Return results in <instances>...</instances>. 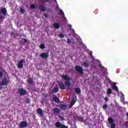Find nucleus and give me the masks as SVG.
<instances>
[{
    "mask_svg": "<svg viewBox=\"0 0 128 128\" xmlns=\"http://www.w3.org/2000/svg\"><path fill=\"white\" fill-rule=\"evenodd\" d=\"M101 68H102V70H104V66H102V67H100Z\"/></svg>",
    "mask_w": 128,
    "mask_h": 128,
    "instance_id": "nucleus-45",
    "label": "nucleus"
},
{
    "mask_svg": "<svg viewBox=\"0 0 128 128\" xmlns=\"http://www.w3.org/2000/svg\"><path fill=\"white\" fill-rule=\"evenodd\" d=\"M53 111L54 114H60V110L58 108H54Z\"/></svg>",
    "mask_w": 128,
    "mask_h": 128,
    "instance_id": "nucleus-16",
    "label": "nucleus"
},
{
    "mask_svg": "<svg viewBox=\"0 0 128 128\" xmlns=\"http://www.w3.org/2000/svg\"><path fill=\"white\" fill-rule=\"evenodd\" d=\"M59 14H61V16H64V13L62 10H60L59 12Z\"/></svg>",
    "mask_w": 128,
    "mask_h": 128,
    "instance_id": "nucleus-28",
    "label": "nucleus"
},
{
    "mask_svg": "<svg viewBox=\"0 0 128 128\" xmlns=\"http://www.w3.org/2000/svg\"><path fill=\"white\" fill-rule=\"evenodd\" d=\"M38 8L40 10V12H46V6H44L42 4L39 5L38 6Z\"/></svg>",
    "mask_w": 128,
    "mask_h": 128,
    "instance_id": "nucleus-12",
    "label": "nucleus"
},
{
    "mask_svg": "<svg viewBox=\"0 0 128 128\" xmlns=\"http://www.w3.org/2000/svg\"><path fill=\"white\" fill-rule=\"evenodd\" d=\"M104 100H106V102H108V97H105L104 98Z\"/></svg>",
    "mask_w": 128,
    "mask_h": 128,
    "instance_id": "nucleus-37",
    "label": "nucleus"
},
{
    "mask_svg": "<svg viewBox=\"0 0 128 128\" xmlns=\"http://www.w3.org/2000/svg\"><path fill=\"white\" fill-rule=\"evenodd\" d=\"M90 54L92 58V51L90 52Z\"/></svg>",
    "mask_w": 128,
    "mask_h": 128,
    "instance_id": "nucleus-41",
    "label": "nucleus"
},
{
    "mask_svg": "<svg viewBox=\"0 0 128 128\" xmlns=\"http://www.w3.org/2000/svg\"><path fill=\"white\" fill-rule=\"evenodd\" d=\"M18 92L21 96H24L25 94H26L28 92L26 90L20 88L18 89Z\"/></svg>",
    "mask_w": 128,
    "mask_h": 128,
    "instance_id": "nucleus-8",
    "label": "nucleus"
},
{
    "mask_svg": "<svg viewBox=\"0 0 128 128\" xmlns=\"http://www.w3.org/2000/svg\"><path fill=\"white\" fill-rule=\"evenodd\" d=\"M67 42L68 44H70L71 42H70V40L69 38L67 39Z\"/></svg>",
    "mask_w": 128,
    "mask_h": 128,
    "instance_id": "nucleus-38",
    "label": "nucleus"
},
{
    "mask_svg": "<svg viewBox=\"0 0 128 128\" xmlns=\"http://www.w3.org/2000/svg\"><path fill=\"white\" fill-rule=\"evenodd\" d=\"M126 116H127L128 118V112L126 114Z\"/></svg>",
    "mask_w": 128,
    "mask_h": 128,
    "instance_id": "nucleus-49",
    "label": "nucleus"
},
{
    "mask_svg": "<svg viewBox=\"0 0 128 128\" xmlns=\"http://www.w3.org/2000/svg\"><path fill=\"white\" fill-rule=\"evenodd\" d=\"M98 66L99 68H102V64H99Z\"/></svg>",
    "mask_w": 128,
    "mask_h": 128,
    "instance_id": "nucleus-42",
    "label": "nucleus"
},
{
    "mask_svg": "<svg viewBox=\"0 0 128 128\" xmlns=\"http://www.w3.org/2000/svg\"><path fill=\"white\" fill-rule=\"evenodd\" d=\"M44 2H48V0H43Z\"/></svg>",
    "mask_w": 128,
    "mask_h": 128,
    "instance_id": "nucleus-40",
    "label": "nucleus"
},
{
    "mask_svg": "<svg viewBox=\"0 0 128 128\" xmlns=\"http://www.w3.org/2000/svg\"><path fill=\"white\" fill-rule=\"evenodd\" d=\"M59 86L60 90H66V85L62 82L59 83Z\"/></svg>",
    "mask_w": 128,
    "mask_h": 128,
    "instance_id": "nucleus-14",
    "label": "nucleus"
},
{
    "mask_svg": "<svg viewBox=\"0 0 128 128\" xmlns=\"http://www.w3.org/2000/svg\"><path fill=\"white\" fill-rule=\"evenodd\" d=\"M83 66H84V68H88V66H90V63L88 62H84Z\"/></svg>",
    "mask_w": 128,
    "mask_h": 128,
    "instance_id": "nucleus-22",
    "label": "nucleus"
},
{
    "mask_svg": "<svg viewBox=\"0 0 128 128\" xmlns=\"http://www.w3.org/2000/svg\"><path fill=\"white\" fill-rule=\"evenodd\" d=\"M108 104H104L103 105L102 108H104V110H106V108H108Z\"/></svg>",
    "mask_w": 128,
    "mask_h": 128,
    "instance_id": "nucleus-26",
    "label": "nucleus"
},
{
    "mask_svg": "<svg viewBox=\"0 0 128 128\" xmlns=\"http://www.w3.org/2000/svg\"><path fill=\"white\" fill-rule=\"evenodd\" d=\"M22 40H24V44H30V42L28 41V40L25 38H22Z\"/></svg>",
    "mask_w": 128,
    "mask_h": 128,
    "instance_id": "nucleus-23",
    "label": "nucleus"
},
{
    "mask_svg": "<svg viewBox=\"0 0 128 128\" xmlns=\"http://www.w3.org/2000/svg\"><path fill=\"white\" fill-rule=\"evenodd\" d=\"M2 76V72H0V76Z\"/></svg>",
    "mask_w": 128,
    "mask_h": 128,
    "instance_id": "nucleus-47",
    "label": "nucleus"
},
{
    "mask_svg": "<svg viewBox=\"0 0 128 128\" xmlns=\"http://www.w3.org/2000/svg\"><path fill=\"white\" fill-rule=\"evenodd\" d=\"M55 126L57 128H68V126H66L60 122H57L55 124Z\"/></svg>",
    "mask_w": 128,
    "mask_h": 128,
    "instance_id": "nucleus-3",
    "label": "nucleus"
},
{
    "mask_svg": "<svg viewBox=\"0 0 128 128\" xmlns=\"http://www.w3.org/2000/svg\"><path fill=\"white\" fill-rule=\"evenodd\" d=\"M58 38H64V34H60L58 35Z\"/></svg>",
    "mask_w": 128,
    "mask_h": 128,
    "instance_id": "nucleus-27",
    "label": "nucleus"
},
{
    "mask_svg": "<svg viewBox=\"0 0 128 128\" xmlns=\"http://www.w3.org/2000/svg\"><path fill=\"white\" fill-rule=\"evenodd\" d=\"M66 104H61L60 106V108H62V110H66Z\"/></svg>",
    "mask_w": 128,
    "mask_h": 128,
    "instance_id": "nucleus-24",
    "label": "nucleus"
},
{
    "mask_svg": "<svg viewBox=\"0 0 128 128\" xmlns=\"http://www.w3.org/2000/svg\"><path fill=\"white\" fill-rule=\"evenodd\" d=\"M20 12L22 14H24V8H20Z\"/></svg>",
    "mask_w": 128,
    "mask_h": 128,
    "instance_id": "nucleus-31",
    "label": "nucleus"
},
{
    "mask_svg": "<svg viewBox=\"0 0 128 128\" xmlns=\"http://www.w3.org/2000/svg\"><path fill=\"white\" fill-rule=\"evenodd\" d=\"M112 88L114 90H118V88L116 86H114V87Z\"/></svg>",
    "mask_w": 128,
    "mask_h": 128,
    "instance_id": "nucleus-33",
    "label": "nucleus"
},
{
    "mask_svg": "<svg viewBox=\"0 0 128 128\" xmlns=\"http://www.w3.org/2000/svg\"><path fill=\"white\" fill-rule=\"evenodd\" d=\"M108 122L110 124L111 128H116V124L114 123V119L112 117H110L108 118Z\"/></svg>",
    "mask_w": 128,
    "mask_h": 128,
    "instance_id": "nucleus-6",
    "label": "nucleus"
},
{
    "mask_svg": "<svg viewBox=\"0 0 128 128\" xmlns=\"http://www.w3.org/2000/svg\"><path fill=\"white\" fill-rule=\"evenodd\" d=\"M61 120H64V118L63 117H61Z\"/></svg>",
    "mask_w": 128,
    "mask_h": 128,
    "instance_id": "nucleus-46",
    "label": "nucleus"
},
{
    "mask_svg": "<svg viewBox=\"0 0 128 128\" xmlns=\"http://www.w3.org/2000/svg\"><path fill=\"white\" fill-rule=\"evenodd\" d=\"M112 94V90L110 88H108L106 92V94Z\"/></svg>",
    "mask_w": 128,
    "mask_h": 128,
    "instance_id": "nucleus-19",
    "label": "nucleus"
},
{
    "mask_svg": "<svg viewBox=\"0 0 128 128\" xmlns=\"http://www.w3.org/2000/svg\"><path fill=\"white\" fill-rule=\"evenodd\" d=\"M54 2H55V4H58V1H56V0H54Z\"/></svg>",
    "mask_w": 128,
    "mask_h": 128,
    "instance_id": "nucleus-44",
    "label": "nucleus"
},
{
    "mask_svg": "<svg viewBox=\"0 0 128 128\" xmlns=\"http://www.w3.org/2000/svg\"><path fill=\"white\" fill-rule=\"evenodd\" d=\"M62 78H63V80H67L65 82V86H68V88H70V83L68 82L70 80V78L69 76H68V75H62Z\"/></svg>",
    "mask_w": 128,
    "mask_h": 128,
    "instance_id": "nucleus-1",
    "label": "nucleus"
},
{
    "mask_svg": "<svg viewBox=\"0 0 128 128\" xmlns=\"http://www.w3.org/2000/svg\"><path fill=\"white\" fill-rule=\"evenodd\" d=\"M70 28H72V25L70 24H69Z\"/></svg>",
    "mask_w": 128,
    "mask_h": 128,
    "instance_id": "nucleus-48",
    "label": "nucleus"
},
{
    "mask_svg": "<svg viewBox=\"0 0 128 128\" xmlns=\"http://www.w3.org/2000/svg\"><path fill=\"white\" fill-rule=\"evenodd\" d=\"M76 100H77L76 96H74L72 97V98L70 104V106L69 108H72V106H74L76 104Z\"/></svg>",
    "mask_w": 128,
    "mask_h": 128,
    "instance_id": "nucleus-10",
    "label": "nucleus"
},
{
    "mask_svg": "<svg viewBox=\"0 0 128 128\" xmlns=\"http://www.w3.org/2000/svg\"><path fill=\"white\" fill-rule=\"evenodd\" d=\"M54 27L55 28H60V24L58 23H54Z\"/></svg>",
    "mask_w": 128,
    "mask_h": 128,
    "instance_id": "nucleus-21",
    "label": "nucleus"
},
{
    "mask_svg": "<svg viewBox=\"0 0 128 128\" xmlns=\"http://www.w3.org/2000/svg\"><path fill=\"white\" fill-rule=\"evenodd\" d=\"M30 8H32V10H34V8H36V6H34V4H32L30 6Z\"/></svg>",
    "mask_w": 128,
    "mask_h": 128,
    "instance_id": "nucleus-30",
    "label": "nucleus"
},
{
    "mask_svg": "<svg viewBox=\"0 0 128 128\" xmlns=\"http://www.w3.org/2000/svg\"><path fill=\"white\" fill-rule=\"evenodd\" d=\"M40 56L41 58H44L45 60H48V52H42L40 54Z\"/></svg>",
    "mask_w": 128,
    "mask_h": 128,
    "instance_id": "nucleus-9",
    "label": "nucleus"
},
{
    "mask_svg": "<svg viewBox=\"0 0 128 128\" xmlns=\"http://www.w3.org/2000/svg\"><path fill=\"white\" fill-rule=\"evenodd\" d=\"M116 83H113L112 85V88H114V86H116Z\"/></svg>",
    "mask_w": 128,
    "mask_h": 128,
    "instance_id": "nucleus-39",
    "label": "nucleus"
},
{
    "mask_svg": "<svg viewBox=\"0 0 128 128\" xmlns=\"http://www.w3.org/2000/svg\"><path fill=\"white\" fill-rule=\"evenodd\" d=\"M44 16H45V18H48V14H46V12H44Z\"/></svg>",
    "mask_w": 128,
    "mask_h": 128,
    "instance_id": "nucleus-36",
    "label": "nucleus"
},
{
    "mask_svg": "<svg viewBox=\"0 0 128 128\" xmlns=\"http://www.w3.org/2000/svg\"><path fill=\"white\" fill-rule=\"evenodd\" d=\"M124 126L126 127L127 128H128V121H126L124 122Z\"/></svg>",
    "mask_w": 128,
    "mask_h": 128,
    "instance_id": "nucleus-32",
    "label": "nucleus"
},
{
    "mask_svg": "<svg viewBox=\"0 0 128 128\" xmlns=\"http://www.w3.org/2000/svg\"><path fill=\"white\" fill-rule=\"evenodd\" d=\"M43 96H44V98H48V94H43Z\"/></svg>",
    "mask_w": 128,
    "mask_h": 128,
    "instance_id": "nucleus-35",
    "label": "nucleus"
},
{
    "mask_svg": "<svg viewBox=\"0 0 128 128\" xmlns=\"http://www.w3.org/2000/svg\"><path fill=\"white\" fill-rule=\"evenodd\" d=\"M28 126V122L26 121H22L20 122V128H27Z\"/></svg>",
    "mask_w": 128,
    "mask_h": 128,
    "instance_id": "nucleus-11",
    "label": "nucleus"
},
{
    "mask_svg": "<svg viewBox=\"0 0 128 128\" xmlns=\"http://www.w3.org/2000/svg\"><path fill=\"white\" fill-rule=\"evenodd\" d=\"M8 78L6 77L2 79L0 82V86H8Z\"/></svg>",
    "mask_w": 128,
    "mask_h": 128,
    "instance_id": "nucleus-5",
    "label": "nucleus"
},
{
    "mask_svg": "<svg viewBox=\"0 0 128 128\" xmlns=\"http://www.w3.org/2000/svg\"><path fill=\"white\" fill-rule=\"evenodd\" d=\"M74 68L76 72H79V74H84V68H82V67L80 66H76Z\"/></svg>",
    "mask_w": 128,
    "mask_h": 128,
    "instance_id": "nucleus-4",
    "label": "nucleus"
},
{
    "mask_svg": "<svg viewBox=\"0 0 128 128\" xmlns=\"http://www.w3.org/2000/svg\"><path fill=\"white\" fill-rule=\"evenodd\" d=\"M58 92V88L55 87L53 88V90H52V94H56Z\"/></svg>",
    "mask_w": 128,
    "mask_h": 128,
    "instance_id": "nucleus-17",
    "label": "nucleus"
},
{
    "mask_svg": "<svg viewBox=\"0 0 128 128\" xmlns=\"http://www.w3.org/2000/svg\"><path fill=\"white\" fill-rule=\"evenodd\" d=\"M74 90L76 94H82V91L80 90V88L78 87L76 88H74Z\"/></svg>",
    "mask_w": 128,
    "mask_h": 128,
    "instance_id": "nucleus-13",
    "label": "nucleus"
},
{
    "mask_svg": "<svg viewBox=\"0 0 128 128\" xmlns=\"http://www.w3.org/2000/svg\"><path fill=\"white\" fill-rule=\"evenodd\" d=\"M72 32L73 34H75L76 32L74 31V29H72Z\"/></svg>",
    "mask_w": 128,
    "mask_h": 128,
    "instance_id": "nucleus-43",
    "label": "nucleus"
},
{
    "mask_svg": "<svg viewBox=\"0 0 128 128\" xmlns=\"http://www.w3.org/2000/svg\"><path fill=\"white\" fill-rule=\"evenodd\" d=\"M0 12L2 15H0V20H4L6 16V8H0Z\"/></svg>",
    "mask_w": 128,
    "mask_h": 128,
    "instance_id": "nucleus-2",
    "label": "nucleus"
},
{
    "mask_svg": "<svg viewBox=\"0 0 128 128\" xmlns=\"http://www.w3.org/2000/svg\"><path fill=\"white\" fill-rule=\"evenodd\" d=\"M37 112L38 114H40V116H42L44 114V111L40 108H38L37 109Z\"/></svg>",
    "mask_w": 128,
    "mask_h": 128,
    "instance_id": "nucleus-15",
    "label": "nucleus"
},
{
    "mask_svg": "<svg viewBox=\"0 0 128 128\" xmlns=\"http://www.w3.org/2000/svg\"><path fill=\"white\" fill-rule=\"evenodd\" d=\"M80 122H84V118L83 117H80L78 118Z\"/></svg>",
    "mask_w": 128,
    "mask_h": 128,
    "instance_id": "nucleus-34",
    "label": "nucleus"
},
{
    "mask_svg": "<svg viewBox=\"0 0 128 128\" xmlns=\"http://www.w3.org/2000/svg\"><path fill=\"white\" fill-rule=\"evenodd\" d=\"M108 80H110V78H108Z\"/></svg>",
    "mask_w": 128,
    "mask_h": 128,
    "instance_id": "nucleus-50",
    "label": "nucleus"
},
{
    "mask_svg": "<svg viewBox=\"0 0 128 128\" xmlns=\"http://www.w3.org/2000/svg\"><path fill=\"white\" fill-rule=\"evenodd\" d=\"M24 60L22 59L18 62V64L17 66V68H24Z\"/></svg>",
    "mask_w": 128,
    "mask_h": 128,
    "instance_id": "nucleus-7",
    "label": "nucleus"
},
{
    "mask_svg": "<svg viewBox=\"0 0 128 128\" xmlns=\"http://www.w3.org/2000/svg\"><path fill=\"white\" fill-rule=\"evenodd\" d=\"M26 104H30V100L29 98H27L26 99Z\"/></svg>",
    "mask_w": 128,
    "mask_h": 128,
    "instance_id": "nucleus-29",
    "label": "nucleus"
},
{
    "mask_svg": "<svg viewBox=\"0 0 128 128\" xmlns=\"http://www.w3.org/2000/svg\"><path fill=\"white\" fill-rule=\"evenodd\" d=\"M53 101L58 104L60 102V98L56 96H54L53 98Z\"/></svg>",
    "mask_w": 128,
    "mask_h": 128,
    "instance_id": "nucleus-18",
    "label": "nucleus"
},
{
    "mask_svg": "<svg viewBox=\"0 0 128 128\" xmlns=\"http://www.w3.org/2000/svg\"><path fill=\"white\" fill-rule=\"evenodd\" d=\"M40 48H41L42 50H44V48H46V46H44V44H41L40 46Z\"/></svg>",
    "mask_w": 128,
    "mask_h": 128,
    "instance_id": "nucleus-25",
    "label": "nucleus"
},
{
    "mask_svg": "<svg viewBox=\"0 0 128 128\" xmlns=\"http://www.w3.org/2000/svg\"><path fill=\"white\" fill-rule=\"evenodd\" d=\"M28 82L29 84H34V80H32V78H30L28 80Z\"/></svg>",
    "mask_w": 128,
    "mask_h": 128,
    "instance_id": "nucleus-20",
    "label": "nucleus"
}]
</instances>
